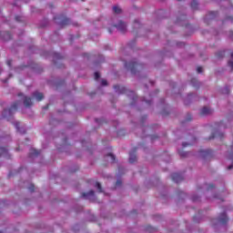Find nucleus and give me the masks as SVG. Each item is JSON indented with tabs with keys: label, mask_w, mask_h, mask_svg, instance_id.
I'll return each mask as SVG.
<instances>
[{
	"label": "nucleus",
	"mask_w": 233,
	"mask_h": 233,
	"mask_svg": "<svg viewBox=\"0 0 233 233\" xmlns=\"http://www.w3.org/2000/svg\"><path fill=\"white\" fill-rule=\"evenodd\" d=\"M18 97H22L21 100L15 101L8 109H5L2 114L3 117H12L13 115L17 112V108L21 106V101H23L24 106H25V108H30V106H34L32 97L26 96L23 95V93H19Z\"/></svg>",
	"instance_id": "f257e3e1"
},
{
	"label": "nucleus",
	"mask_w": 233,
	"mask_h": 233,
	"mask_svg": "<svg viewBox=\"0 0 233 233\" xmlns=\"http://www.w3.org/2000/svg\"><path fill=\"white\" fill-rule=\"evenodd\" d=\"M125 66L127 70H130L131 74H137L139 68H143V65L138 64L137 61L126 62Z\"/></svg>",
	"instance_id": "f03ea898"
},
{
	"label": "nucleus",
	"mask_w": 233,
	"mask_h": 233,
	"mask_svg": "<svg viewBox=\"0 0 233 233\" xmlns=\"http://www.w3.org/2000/svg\"><path fill=\"white\" fill-rule=\"evenodd\" d=\"M60 21L58 25L61 26H66V25H70V19L67 17L64 16L63 15H57L54 17V21Z\"/></svg>",
	"instance_id": "7ed1b4c3"
},
{
	"label": "nucleus",
	"mask_w": 233,
	"mask_h": 233,
	"mask_svg": "<svg viewBox=\"0 0 233 233\" xmlns=\"http://www.w3.org/2000/svg\"><path fill=\"white\" fill-rule=\"evenodd\" d=\"M114 27L117 28L121 34H125V32H127V24H125L123 21H119L117 25H114Z\"/></svg>",
	"instance_id": "20e7f679"
},
{
	"label": "nucleus",
	"mask_w": 233,
	"mask_h": 233,
	"mask_svg": "<svg viewBox=\"0 0 233 233\" xmlns=\"http://www.w3.org/2000/svg\"><path fill=\"white\" fill-rule=\"evenodd\" d=\"M171 179L172 181H175V183H181L184 177H183V175H181V173H173L171 175Z\"/></svg>",
	"instance_id": "39448f33"
},
{
	"label": "nucleus",
	"mask_w": 233,
	"mask_h": 233,
	"mask_svg": "<svg viewBox=\"0 0 233 233\" xmlns=\"http://www.w3.org/2000/svg\"><path fill=\"white\" fill-rule=\"evenodd\" d=\"M199 154L205 159L207 157H210L212 156L213 152L210 149H206V150H200Z\"/></svg>",
	"instance_id": "423d86ee"
},
{
	"label": "nucleus",
	"mask_w": 233,
	"mask_h": 233,
	"mask_svg": "<svg viewBox=\"0 0 233 233\" xmlns=\"http://www.w3.org/2000/svg\"><path fill=\"white\" fill-rule=\"evenodd\" d=\"M137 148L135 147L133 152L129 153V163H136L137 161V156L136 155Z\"/></svg>",
	"instance_id": "0eeeda50"
},
{
	"label": "nucleus",
	"mask_w": 233,
	"mask_h": 233,
	"mask_svg": "<svg viewBox=\"0 0 233 233\" xmlns=\"http://www.w3.org/2000/svg\"><path fill=\"white\" fill-rule=\"evenodd\" d=\"M219 221L222 225H227V223H228V217H227V213L223 212L219 216Z\"/></svg>",
	"instance_id": "6e6552de"
},
{
	"label": "nucleus",
	"mask_w": 233,
	"mask_h": 233,
	"mask_svg": "<svg viewBox=\"0 0 233 233\" xmlns=\"http://www.w3.org/2000/svg\"><path fill=\"white\" fill-rule=\"evenodd\" d=\"M210 114H212V109L208 108V106H204L200 110V116H208Z\"/></svg>",
	"instance_id": "1a4fd4ad"
},
{
	"label": "nucleus",
	"mask_w": 233,
	"mask_h": 233,
	"mask_svg": "<svg viewBox=\"0 0 233 233\" xmlns=\"http://www.w3.org/2000/svg\"><path fill=\"white\" fill-rule=\"evenodd\" d=\"M33 97H35L38 101H43V99H45V96L43 95V93H40L39 91L34 92Z\"/></svg>",
	"instance_id": "9d476101"
},
{
	"label": "nucleus",
	"mask_w": 233,
	"mask_h": 233,
	"mask_svg": "<svg viewBox=\"0 0 233 233\" xmlns=\"http://www.w3.org/2000/svg\"><path fill=\"white\" fill-rule=\"evenodd\" d=\"M39 154H41V151L35 148H31L29 151V157H37Z\"/></svg>",
	"instance_id": "9b49d317"
},
{
	"label": "nucleus",
	"mask_w": 233,
	"mask_h": 233,
	"mask_svg": "<svg viewBox=\"0 0 233 233\" xmlns=\"http://www.w3.org/2000/svg\"><path fill=\"white\" fill-rule=\"evenodd\" d=\"M15 127L17 130V132H19V134H26V130L23 129V127H21V124L19 122H15Z\"/></svg>",
	"instance_id": "f8f14e48"
},
{
	"label": "nucleus",
	"mask_w": 233,
	"mask_h": 233,
	"mask_svg": "<svg viewBox=\"0 0 233 233\" xmlns=\"http://www.w3.org/2000/svg\"><path fill=\"white\" fill-rule=\"evenodd\" d=\"M53 57H54L55 65H57V60L63 59V56H61V54H59V53H54Z\"/></svg>",
	"instance_id": "ddd939ff"
},
{
	"label": "nucleus",
	"mask_w": 233,
	"mask_h": 233,
	"mask_svg": "<svg viewBox=\"0 0 233 233\" xmlns=\"http://www.w3.org/2000/svg\"><path fill=\"white\" fill-rule=\"evenodd\" d=\"M8 156V149L6 147H0V157H6Z\"/></svg>",
	"instance_id": "4468645a"
},
{
	"label": "nucleus",
	"mask_w": 233,
	"mask_h": 233,
	"mask_svg": "<svg viewBox=\"0 0 233 233\" xmlns=\"http://www.w3.org/2000/svg\"><path fill=\"white\" fill-rule=\"evenodd\" d=\"M96 195V192H94V190H90L88 192H84L82 193V198H90V197H94Z\"/></svg>",
	"instance_id": "2eb2a0df"
},
{
	"label": "nucleus",
	"mask_w": 233,
	"mask_h": 233,
	"mask_svg": "<svg viewBox=\"0 0 233 233\" xmlns=\"http://www.w3.org/2000/svg\"><path fill=\"white\" fill-rule=\"evenodd\" d=\"M198 6H199L198 0H192V2H191L192 10H198Z\"/></svg>",
	"instance_id": "dca6fc26"
},
{
	"label": "nucleus",
	"mask_w": 233,
	"mask_h": 233,
	"mask_svg": "<svg viewBox=\"0 0 233 233\" xmlns=\"http://www.w3.org/2000/svg\"><path fill=\"white\" fill-rule=\"evenodd\" d=\"M10 39H12V34H10V32H5L4 34V40L10 41Z\"/></svg>",
	"instance_id": "f3484780"
},
{
	"label": "nucleus",
	"mask_w": 233,
	"mask_h": 233,
	"mask_svg": "<svg viewBox=\"0 0 233 233\" xmlns=\"http://www.w3.org/2000/svg\"><path fill=\"white\" fill-rule=\"evenodd\" d=\"M178 154H179V156H180V157H188V152H185V151H183V149H181V150H178Z\"/></svg>",
	"instance_id": "a211bd4d"
},
{
	"label": "nucleus",
	"mask_w": 233,
	"mask_h": 233,
	"mask_svg": "<svg viewBox=\"0 0 233 233\" xmlns=\"http://www.w3.org/2000/svg\"><path fill=\"white\" fill-rule=\"evenodd\" d=\"M113 12L115 14H121L122 11H121V8L119 6L115 5V6H113Z\"/></svg>",
	"instance_id": "6ab92c4d"
},
{
	"label": "nucleus",
	"mask_w": 233,
	"mask_h": 233,
	"mask_svg": "<svg viewBox=\"0 0 233 233\" xmlns=\"http://www.w3.org/2000/svg\"><path fill=\"white\" fill-rule=\"evenodd\" d=\"M106 157H110L111 163H116V156H114L113 154L109 153L106 156Z\"/></svg>",
	"instance_id": "aec40b11"
},
{
	"label": "nucleus",
	"mask_w": 233,
	"mask_h": 233,
	"mask_svg": "<svg viewBox=\"0 0 233 233\" xmlns=\"http://www.w3.org/2000/svg\"><path fill=\"white\" fill-rule=\"evenodd\" d=\"M95 187L96 188H97L98 192H103V187H101V183L96 182Z\"/></svg>",
	"instance_id": "412c9836"
},
{
	"label": "nucleus",
	"mask_w": 233,
	"mask_h": 233,
	"mask_svg": "<svg viewBox=\"0 0 233 233\" xmlns=\"http://www.w3.org/2000/svg\"><path fill=\"white\" fill-rule=\"evenodd\" d=\"M191 85H192L193 86H198V85H199V83L198 82V79L192 78V79H191Z\"/></svg>",
	"instance_id": "4be33fe9"
},
{
	"label": "nucleus",
	"mask_w": 233,
	"mask_h": 233,
	"mask_svg": "<svg viewBox=\"0 0 233 233\" xmlns=\"http://www.w3.org/2000/svg\"><path fill=\"white\" fill-rule=\"evenodd\" d=\"M216 15H218V12H216V11H212L209 13L210 19H214V17H216Z\"/></svg>",
	"instance_id": "5701e85b"
},
{
	"label": "nucleus",
	"mask_w": 233,
	"mask_h": 233,
	"mask_svg": "<svg viewBox=\"0 0 233 233\" xmlns=\"http://www.w3.org/2000/svg\"><path fill=\"white\" fill-rule=\"evenodd\" d=\"M146 230H147V232H156V228H152V227H150V226H147V227L146 228Z\"/></svg>",
	"instance_id": "b1692460"
},
{
	"label": "nucleus",
	"mask_w": 233,
	"mask_h": 233,
	"mask_svg": "<svg viewBox=\"0 0 233 233\" xmlns=\"http://www.w3.org/2000/svg\"><path fill=\"white\" fill-rule=\"evenodd\" d=\"M134 25H135V28H140V26H141L138 20H135Z\"/></svg>",
	"instance_id": "393cba45"
},
{
	"label": "nucleus",
	"mask_w": 233,
	"mask_h": 233,
	"mask_svg": "<svg viewBox=\"0 0 233 233\" xmlns=\"http://www.w3.org/2000/svg\"><path fill=\"white\" fill-rule=\"evenodd\" d=\"M28 190H30V192H34V190H35V186L34 184H31L28 187Z\"/></svg>",
	"instance_id": "a878e982"
},
{
	"label": "nucleus",
	"mask_w": 233,
	"mask_h": 233,
	"mask_svg": "<svg viewBox=\"0 0 233 233\" xmlns=\"http://www.w3.org/2000/svg\"><path fill=\"white\" fill-rule=\"evenodd\" d=\"M15 21H17V23H21L23 21V16L16 15Z\"/></svg>",
	"instance_id": "bb28decb"
},
{
	"label": "nucleus",
	"mask_w": 233,
	"mask_h": 233,
	"mask_svg": "<svg viewBox=\"0 0 233 233\" xmlns=\"http://www.w3.org/2000/svg\"><path fill=\"white\" fill-rule=\"evenodd\" d=\"M218 57H225V51H220L218 53Z\"/></svg>",
	"instance_id": "cd10ccee"
},
{
	"label": "nucleus",
	"mask_w": 233,
	"mask_h": 233,
	"mask_svg": "<svg viewBox=\"0 0 233 233\" xmlns=\"http://www.w3.org/2000/svg\"><path fill=\"white\" fill-rule=\"evenodd\" d=\"M197 72H198V74H202L203 73V67L202 66H198L197 68Z\"/></svg>",
	"instance_id": "c85d7f7f"
},
{
	"label": "nucleus",
	"mask_w": 233,
	"mask_h": 233,
	"mask_svg": "<svg viewBox=\"0 0 233 233\" xmlns=\"http://www.w3.org/2000/svg\"><path fill=\"white\" fill-rule=\"evenodd\" d=\"M101 85H102V86H106L108 85V82L106 80L103 79L101 81Z\"/></svg>",
	"instance_id": "c756f323"
},
{
	"label": "nucleus",
	"mask_w": 233,
	"mask_h": 233,
	"mask_svg": "<svg viewBox=\"0 0 233 233\" xmlns=\"http://www.w3.org/2000/svg\"><path fill=\"white\" fill-rule=\"evenodd\" d=\"M228 66L229 68H231V71L233 72V61H228Z\"/></svg>",
	"instance_id": "7c9ffc66"
},
{
	"label": "nucleus",
	"mask_w": 233,
	"mask_h": 233,
	"mask_svg": "<svg viewBox=\"0 0 233 233\" xmlns=\"http://www.w3.org/2000/svg\"><path fill=\"white\" fill-rule=\"evenodd\" d=\"M99 77H101V75H99L98 72H96L95 73V79H96V81H97V79H99Z\"/></svg>",
	"instance_id": "2f4dec72"
},
{
	"label": "nucleus",
	"mask_w": 233,
	"mask_h": 233,
	"mask_svg": "<svg viewBox=\"0 0 233 233\" xmlns=\"http://www.w3.org/2000/svg\"><path fill=\"white\" fill-rule=\"evenodd\" d=\"M119 94H127V88L121 87Z\"/></svg>",
	"instance_id": "473e14b6"
},
{
	"label": "nucleus",
	"mask_w": 233,
	"mask_h": 233,
	"mask_svg": "<svg viewBox=\"0 0 233 233\" xmlns=\"http://www.w3.org/2000/svg\"><path fill=\"white\" fill-rule=\"evenodd\" d=\"M212 188H216V186H214L213 184H209L208 186V190H212Z\"/></svg>",
	"instance_id": "72a5a7b5"
},
{
	"label": "nucleus",
	"mask_w": 233,
	"mask_h": 233,
	"mask_svg": "<svg viewBox=\"0 0 233 233\" xmlns=\"http://www.w3.org/2000/svg\"><path fill=\"white\" fill-rule=\"evenodd\" d=\"M192 119V115L187 114V116L186 118V121H190Z\"/></svg>",
	"instance_id": "f704fd0d"
},
{
	"label": "nucleus",
	"mask_w": 233,
	"mask_h": 233,
	"mask_svg": "<svg viewBox=\"0 0 233 233\" xmlns=\"http://www.w3.org/2000/svg\"><path fill=\"white\" fill-rule=\"evenodd\" d=\"M190 145H192V144L183 143L182 147H183V148H186V147H190Z\"/></svg>",
	"instance_id": "c9c22d12"
},
{
	"label": "nucleus",
	"mask_w": 233,
	"mask_h": 233,
	"mask_svg": "<svg viewBox=\"0 0 233 233\" xmlns=\"http://www.w3.org/2000/svg\"><path fill=\"white\" fill-rule=\"evenodd\" d=\"M6 65L7 66H12V60H7Z\"/></svg>",
	"instance_id": "e433bc0d"
},
{
	"label": "nucleus",
	"mask_w": 233,
	"mask_h": 233,
	"mask_svg": "<svg viewBox=\"0 0 233 233\" xmlns=\"http://www.w3.org/2000/svg\"><path fill=\"white\" fill-rule=\"evenodd\" d=\"M155 139H157V136L156 135L151 136V141H154Z\"/></svg>",
	"instance_id": "4c0bfd02"
},
{
	"label": "nucleus",
	"mask_w": 233,
	"mask_h": 233,
	"mask_svg": "<svg viewBox=\"0 0 233 233\" xmlns=\"http://www.w3.org/2000/svg\"><path fill=\"white\" fill-rule=\"evenodd\" d=\"M225 90H226L225 94H230V89L228 87H225Z\"/></svg>",
	"instance_id": "58836bf2"
},
{
	"label": "nucleus",
	"mask_w": 233,
	"mask_h": 233,
	"mask_svg": "<svg viewBox=\"0 0 233 233\" xmlns=\"http://www.w3.org/2000/svg\"><path fill=\"white\" fill-rule=\"evenodd\" d=\"M198 197H196V196L192 197V201H198Z\"/></svg>",
	"instance_id": "ea45409f"
},
{
	"label": "nucleus",
	"mask_w": 233,
	"mask_h": 233,
	"mask_svg": "<svg viewBox=\"0 0 233 233\" xmlns=\"http://www.w3.org/2000/svg\"><path fill=\"white\" fill-rule=\"evenodd\" d=\"M214 137H216V134L213 133V134L211 135V137H209L208 139H209V140H210V139H214Z\"/></svg>",
	"instance_id": "a19ab883"
},
{
	"label": "nucleus",
	"mask_w": 233,
	"mask_h": 233,
	"mask_svg": "<svg viewBox=\"0 0 233 233\" xmlns=\"http://www.w3.org/2000/svg\"><path fill=\"white\" fill-rule=\"evenodd\" d=\"M121 184H122L121 180H117L116 186L119 187V185H121Z\"/></svg>",
	"instance_id": "79ce46f5"
},
{
	"label": "nucleus",
	"mask_w": 233,
	"mask_h": 233,
	"mask_svg": "<svg viewBox=\"0 0 233 233\" xmlns=\"http://www.w3.org/2000/svg\"><path fill=\"white\" fill-rule=\"evenodd\" d=\"M114 88H115V90H119V89L121 88V86H114Z\"/></svg>",
	"instance_id": "37998d69"
},
{
	"label": "nucleus",
	"mask_w": 233,
	"mask_h": 233,
	"mask_svg": "<svg viewBox=\"0 0 233 233\" xmlns=\"http://www.w3.org/2000/svg\"><path fill=\"white\" fill-rule=\"evenodd\" d=\"M232 168H233V165H230L228 167V170H232Z\"/></svg>",
	"instance_id": "c03bdc74"
},
{
	"label": "nucleus",
	"mask_w": 233,
	"mask_h": 233,
	"mask_svg": "<svg viewBox=\"0 0 233 233\" xmlns=\"http://www.w3.org/2000/svg\"><path fill=\"white\" fill-rule=\"evenodd\" d=\"M224 137L223 133H219L218 134V137H220V139Z\"/></svg>",
	"instance_id": "a18cd8bd"
},
{
	"label": "nucleus",
	"mask_w": 233,
	"mask_h": 233,
	"mask_svg": "<svg viewBox=\"0 0 233 233\" xmlns=\"http://www.w3.org/2000/svg\"><path fill=\"white\" fill-rule=\"evenodd\" d=\"M146 103H147V105H150L152 102H151L150 100H146Z\"/></svg>",
	"instance_id": "49530a36"
},
{
	"label": "nucleus",
	"mask_w": 233,
	"mask_h": 233,
	"mask_svg": "<svg viewBox=\"0 0 233 233\" xmlns=\"http://www.w3.org/2000/svg\"><path fill=\"white\" fill-rule=\"evenodd\" d=\"M229 21H231V23H233V18L232 17H228V18Z\"/></svg>",
	"instance_id": "de8ad7c7"
},
{
	"label": "nucleus",
	"mask_w": 233,
	"mask_h": 233,
	"mask_svg": "<svg viewBox=\"0 0 233 233\" xmlns=\"http://www.w3.org/2000/svg\"><path fill=\"white\" fill-rule=\"evenodd\" d=\"M84 57H88V54L87 53L84 54Z\"/></svg>",
	"instance_id": "09e8293b"
},
{
	"label": "nucleus",
	"mask_w": 233,
	"mask_h": 233,
	"mask_svg": "<svg viewBox=\"0 0 233 233\" xmlns=\"http://www.w3.org/2000/svg\"><path fill=\"white\" fill-rule=\"evenodd\" d=\"M136 99H137V96H133V100L136 101Z\"/></svg>",
	"instance_id": "8fccbe9b"
},
{
	"label": "nucleus",
	"mask_w": 233,
	"mask_h": 233,
	"mask_svg": "<svg viewBox=\"0 0 233 233\" xmlns=\"http://www.w3.org/2000/svg\"><path fill=\"white\" fill-rule=\"evenodd\" d=\"M230 37H233V32H230Z\"/></svg>",
	"instance_id": "3c124183"
},
{
	"label": "nucleus",
	"mask_w": 233,
	"mask_h": 233,
	"mask_svg": "<svg viewBox=\"0 0 233 233\" xmlns=\"http://www.w3.org/2000/svg\"><path fill=\"white\" fill-rule=\"evenodd\" d=\"M48 106H49L47 105V106H46L44 108H46V110H47Z\"/></svg>",
	"instance_id": "603ef678"
},
{
	"label": "nucleus",
	"mask_w": 233,
	"mask_h": 233,
	"mask_svg": "<svg viewBox=\"0 0 233 233\" xmlns=\"http://www.w3.org/2000/svg\"><path fill=\"white\" fill-rule=\"evenodd\" d=\"M108 32H109V34H112V30L111 29H108Z\"/></svg>",
	"instance_id": "864d4df0"
},
{
	"label": "nucleus",
	"mask_w": 233,
	"mask_h": 233,
	"mask_svg": "<svg viewBox=\"0 0 233 233\" xmlns=\"http://www.w3.org/2000/svg\"><path fill=\"white\" fill-rule=\"evenodd\" d=\"M188 97H192V94H189V95H188Z\"/></svg>",
	"instance_id": "5fc2aeb1"
},
{
	"label": "nucleus",
	"mask_w": 233,
	"mask_h": 233,
	"mask_svg": "<svg viewBox=\"0 0 233 233\" xmlns=\"http://www.w3.org/2000/svg\"><path fill=\"white\" fill-rule=\"evenodd\" d=\"M57 68H61V66H57Z\"/></svg>",
	"instance_id": "6e6d98bb"
},
{
	"label": "nucleus",
	"mask_w": 233,
	"mask_h": 233,
	"mask_svg": "<svg viewBox=\"0 0 233 233\" xmlns=\"http://www.w3.org/2000/svg\"><path fill=\"white\" fill-rule=\"evenodd\" d=\"M96 123H97V121H99V119L96 118Z\"/></svg>",
	"instance_id": "4d7b16f0"
},
{
	"label": "nucleus",
	"mask_w": 233,
	"mask_h": 233,
	"mask_svg": "<svg viewBox=\"0 0 233 233\" xmlns=\"http://www.w3.org/2000/svg\"><path fill=\"white\" fill-rule=\"evenodd\" d=\"M231 57L233 58V53H231Z\"/></svg>",
	"instance_id": "13d9d810"
},
{
	"label": "nucleus",
	"mask_w": 233,
	"mask_h": 233,
	"mask_svg": "<svg viewBox=\"0 0 233 233\" xmlns=\"http://www.w3.org/2000/svg\"><path fill=\"white\" fill-rule=\"evenodd\" d=\"M194 141H196V138H193Z\"/></svg>",
	"instance_id": "bf43d9fd"
},
{
	"label": "nucleus",
	"mask_w": 233,
	"mask_h": 233,
	"mask_svg": "<svg viewBox=\"0 0 233 233\" xmlns=\"http://www.w3.org/2000/svg\"><path fill=\"white\" fill-rule=\"evenodd\" d=\"M133 212H135V213H136L137 211H136V210H133Z\"/></svg>",
	"instance_id": "052dcab7"
},
{
	"label": "nucleus",
	"mask_w": 233,
	"mask_h": 233,
	"mask_svg": "<svg viewBox=\"0 0 233 233\" xmlns=\"http://www.w3.org/2000/svg\"><path fill=\"white\" fill-rule=\"evenodd\" d=\"M0 233H3V231H0Z\"/></svg>",
	"instance_id": "680f3d73"
}]
</instances>
